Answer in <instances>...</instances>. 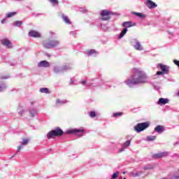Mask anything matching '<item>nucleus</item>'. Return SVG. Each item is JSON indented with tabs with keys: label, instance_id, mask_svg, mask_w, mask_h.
<instances>
[{
	"label": "nucleus",
	"instance_id": "obj_1",
	"mask_svg": "<svg viewBox=\"0 0 179 179\" xmlns=\"http://www.w3.org/2000/svg\"><path fill=\"white\" fill-rule=\"evenodd\" d=\"M148 77L143 71L138 69L134 70V74L131 78L127 79L124 83L127 86H132V85H139L140 83H146Z\"/></svg>",
	"mask_w": 179,
	"mask_h": 179
},
{
	"label": "nucleus",
	"instance_id": "obj_2",
	"mask_svg": "<svg viewBox=\"0 0 179 179\" xmlns=\"http://www.w3.org/2000/svg\"><path fill=\"white\" fill-rule=\"evenodd\" d=\"M62 135H64V131L59 127H56L47 134V138L48 139H52V138L62 136Z\"/></svg>",
	"mask_w": 179,
	"mask_h": 179
},
{
	"label": "nucleus",
	"instance_id": "obj_3",
	"mask_svg": "<svg viewBox=\"0 0 179 179\" xmlns=\"http://www.w3.org/2000/svg\"><path fill=\"white\" fill-rule=\"evenodd\" d=\"M59 44V41L57 39L49 38L43 41V47L45 48H51L52 47H57Z\"/></svg>",
	"mask_w": 179,
	"mask_h": 179
},
{
	"label": "nucleus",
	"instance_id": "obj_4",
	"mask_svg": "<svg viewBox=\"0 0 179 179\" xmlns=\"http://www.w3.org/2000/svg\"><path fill=\"white\" fill-rule=\"evenodd\" d=\"M150 125V122H142V123H138L137 125L134 127V131L136 132H142V131H145V129L149 128Z\"/></svg>",
	"mask_w": 179,
	"mask_h": 179
},
{
	"label": "nucleus",
	"instance_id": "obj_5",
	"mask_svg": "<svg viewBox=\"0 0 179 179\" xmlns=\"http://www.w3.org/2000/svg\"><path fill=\"white\" fill-rule=\"evenodd\" d=\"M112 14L111 11H109L108 10H102L100 13L101 16H102L101 20H110V19H111L110 15Z\"/></svg>",
	"mask_w": 179,
	"mask_h": 179
},
{
	"label": "nucleus",
	"instance_id": "obj_6",
	"mask_svg": "<svg viewBox=\"0 0 179 179\" xmlns=\"http://www.w3.org/2000/svg\"><path fill=\"white\" fill-rule=\"evenodd\" d=\"M0 42L2 45H4L7 48H12L13 47L12 43L10 42V41L8 40V38L2 39L0 41Z\"/></svg>",
	"mask_w": 179,
	"mask_h": 179
},
{
	"label": "nucleus",
	"instance_id": "obj_7",
	"mask_svg": "<svg viewBox=\"0 0 179 179\" xmlns=\"http://www.w3.org/2000/svg\"><path fill=\"white\" fill-rule=\"evenodd\" d=\"M159 67L161 71L165 73V75H169V72H170V67H169V66L159 64Z\"/></svg>",
	"mask_w": 179,
	"mask_h": 179
},
{
	"label": "nucleus",
	"instance_id": "obj_8",
	"mask_svg": "<svg viewBox=\"0 0 179 179\" xmlns=\"http://www.w3.org/2000/svg\"><path fill=\"white\" fill-rule=\"evenodd\" d=\"M29 36L30 37H34V38H40L41 37V34L40 32L34 30H31L29 32Z\"/></svg>",
	"mask_w": 179,
	"mask_h": 179
},
{
	"label": "nucleus",
	"instance_id": "obj_9",
	"mask_svg": "<svg viewBox=\"0 0 179 179\" xmlns=\"http://www.w3.org/2000/svg\"><path fill=\"white\" fill-rule=\"evenodd\" d=\"M146 5L149 9H153V8H157V4L152 1V0H146Z\"/></svg>",
	"mask_w": 179,
	"mask_h": 179
},
{
	"label": "nucleus",
	"instance_id": "obj_10",
	"mask_svg": "<svg viewBox=\"0 0 179 179\" xmlns=\"http://www.w3.org/2000/svg\"><path fill=\"white\" fill-rule=\"evenodd\" d=\"M38 66L39 68H49L50 66V62H47L46 60L41 61L38 64Z\"/></svg>",
	"mask_w": 179,
	"mask_h": 179
},
{
	"label": "nucleus",
	"instance_id": "obj_11",
	"mask_svg": "<svg viewBox=\"0 0 179 179\" xmlns=\"http://www.w3.org/2000/svg\"><path fill=\"white\" fill-rule=\"evenodd\" d=\"M84 131L85 130L83 129H73L71 130H68L66 131V134H83Z\"/></svg>",
	"mask_w": 179,
	"mask_h": 179
},
{
	"label": "nucleus",
	"instance_id": "obj_12",
	"mask_svg": "<svg viewBox=\"0 0 179 179\" xmlns=\"http://www.w3.org/2000/svg\"><path fill=\"white\" fill-rule=\"evenodd\" d=\"M169 152H160L158 154H155L153 155L154 159H162V157H166V156H168Z\"/></svg>",
	"mask_w": 179,
	"mask_h": 179
},
{
	"label": "nucleus",
	"instance_id": "obj_13",
	"mask_svg": "<svg viewBox=\"0 0 179 179\" xmlns=\"http://www.w3.org/2000/svg\"><path fill=\"white\" fill-rule=\"evenodd\" d=\"M135 22H123V27H124L125 29H128L129 27H134V26H135Z\"/></svg>",
	"mask_w": 179,
	"mask_h": 179
},
{
	"label": "nucleus",
	"instance_id": "obj_14",
	"mask_svg": "<svg viewBox=\"0 0 179 179\" xmlns=\"http://www.w3.org/2000/svg\"><path fill=\"white\" fill-rule=\"evenodd\" d=\"M169 103V99L164 98H159L157 102V104L159 106H164V104H167Z\"/></svg>",
	"mask_w": 179,
	"mask_h": 179
},
{
	"label": "nucleus",
	"instance_id": "obj_15",
	"mask_svg": "<svg viewBox=\"0 0 179 179\" xmlns=\"http://www.w3.org/2000/svg\"><path fill=\"white\" fill-rule=\"evenodd\" d=\"M134 45L135 50H137L138 51H142L143 50V47H142V45H141V43L139 41H136Z\"/></svg>",
	"mask_w": 179,
	"mask_h": 179
},
{
	"label": "nucleus",
	"instance_id": "obj_16",
	"mask_svg": "<svg viewBox=\"0 0 179 179\" xmlns=\"http://www.w3.org/2000/svg\"><path fill=\"white\" fill-rule=\"evenodd\" d=\"M155 131L158 134H162L164 131V127L162 125H158L155 128Z\"/></svg>",
	"mask_w": 179,
	"mask_h": 179
},
{
	"label": "nucleus",
	"instance_id": "obj_17",
	"mask_svg": "<svg viewBox=\"0 0 179 179\" xmlns=\"http://www.w3.org/2000/svg\"><path fill=\"white\" fill-rule=\"evenodd\" d=\"M133 15H135V16H138L141 19H145L146 17V15L142 13L133 12Z\"/></svg>",
	"mask_w": 179,
	"mask_h": 179
},
{
	"label": "nucleus",
	"instance_id": "obj_18",
	"mask_svg": "<svg viewBox=\"0 0 179 179\" xmlns=\"http://www.w3.org/2000/svg\"><path fill=\"white\" fill-rule=\"evenodd\" d=\"M62 17L65 23H66L67 24H71V21H69V18H68V16L64 15V14H62Z\"/></svg>",
	"mask_w": 179,
	"mask_h": 179
},
{
	"label": "nucleus",
	"instance_id": "obj_19",
	"mask_svg": "<svg viewBox=\"0 0 179 179\" xmlns=\"http://www.w3.org/2000/svg\"><path fill=\"white\" fill-rule=\"evenodd\" d=\"M156 138L157 137L155 136H148L146 137V141H148V142H150L152 141H155Z\"/></svg>",
	"mask_w": 179,
	"mask_h": 179
},
{
	"label": "nucleus",
	"instance_id": "obj_20",
	"mask_svg": "<svg viewBox=\"0 0 179 179\" xmlns=\"http://www.w3.org/2000/svg\"><path fill=\"white\" fill-rule=\"evenodd\" d=\"M21 143L24 146H26V145L29 144V138H22V141L21 142Z\"/></svg>",
	"mask_w": 179,
	"mask_h": 179
},
{
	"label": "nucleus",
	"instance_id": "obj_21",
	"mask_svg": "<svg viewBox=\"0 0 179 179\" xmlns=\"http://www.w3.org/2000/svg\"><path fill=\"white\" fill-rule=\"evenodd\" d=\"M51 3H52L53 6H58L59 1L58 0H49Z\"/></svg>",
	"mask_w": 179,
	"mask_h": 179
},
{
	"label": "nucleus",
	"instance_id": "obj_22",
	"mask_svg": "<svg viewBox=\"0 0 179 179\" xmlns=\"http://www.w3.org/2000/svg\"><path fill=\"white\" fill-rule=\"evenodd\" d=\"M127 31H128V29L127 28H124L120 33V38H122V36L124 35V34H127Z\"/></svg>",
	"mask_w": 179,
	"mask_h": 179
},
{
	"label": "nucleus",
	"instance_id": "obj_23",
	"mask_svg": "<svg viewBox=\"0 0 179 179\" xmlns=\"http://www.w3.org/2000/svg\"><path fill=\"white\" fill-rule=\"evenodd\" d=\"M40 92H41V93H46V94H48V93H50V90H48V88H41V89H40Z\"/></svg>",
	"mask_w": 179,
	"mask_h": 179
},
{
	"label": "nucleus",
	"instance_id": "obj_24",
	"mask_svg": "<svg viewBox=\"0 0 179 179\" xmlns=\"http://www.w3.org/2000/svg\"><path fill=\"white\" fill-rule=\"evenodd\" d=\"M17 13L16 12H13V13H8L7 15H6V17H13V16H15V15H16Z\"/></svg>",
	"mask_w": 179,
	"mask_h": 179
},
{
	"label": "nucleus",
	"instance_id": "obj_25",
	"mask_svg": "<svg viewBox=\"0 0 179 179\" xmlns=\"http://www.w3.org/2000/svg\"><path fill=\"white\" fill-rule=\"evenodd\" d=\"M93 54H96V50L94 49H91L90 50L87 51V55H93Z\"/></svg>",
	"mask_w": 179,
	"mask_h": 179
},
{
	"label": "nucleus",
	"instance_id": "obj_26",
	"mask_svg": "<svg viewBox=\"0 0 179 179\" xmlns=\"http://www.w3.org/2000/svg\"><path fill=\"white\" fill-rule=\"evenodd\" d=\"M118 176H120V172H116L112 175L111 179H117Z\"/></svg>",
	"mask_w": 179,
	"mask_h": 179
},
{
	"label": "nucleus",
	"instance_id": "obj_27",
	"mask_svg": "<svg viewBox=\"0 0 179 179\" xmlns=\"http://www.w3.org/2000/svg\"><path fill=\"white\" fill-rule=\"evenodd\" d=\"M131 145V141L128 140L124 143V148H127Z\"/></svg>",
	"mask_w": 179,
	"mask_h": 179
},
{
	"label": "nucleus",
	"instance_id": "obj_28",
	"mask_svg": "<svg viewBox=\"0 0 179 179\" xmlns=\"http://www.w3.org/2000/svg\"><path fill=\"white\" fill-rule=\"evenodd\" d=\"M90 116L91 117V118H94V117H96V112L90 111Z\"/></svg>",
	"mask_w": 179,
	"mask_h": 179
},
{
	"label": "nucleus",
	"instance_id": "obj_29",
	"mask_svg": "<svg viewBox=\"0 0 179 179\" xmlns=\"http://www.w3.org/2000/svg\"><path fill=\"white\" fill-rule=\"evenodd\" d=\"M124 114L122 112L115 113L113 114V117H121Z\"/></svg>",
	"mask_w": 179,
	"mask_h": 179
},
{
	"label": "nucleus",
	"instance_id": "obj_30",
	"mask_svg": "<svg viewBox=\"0 0 179 179\" xmlns=\"http://www.w3.org/2000/svg\"><path fill=\"white\" fill-rule=\"evenodd\" d=\"M4 89H6V85H5V84L0 85V92H3Z\"/></svg>",
	"mask_w": 179,
	"mask_h": 179
},
{
	"label": "nucleus",
	"instance_id": "obj_31",
	"mask_svg": "<svg viewBox=\"0 0 179 179\" xmlns=\"http://www.w3.org/2000/svg\"><path fill=\"white\" fill-rule=\"evenodd\" d=\"M15 26H17V27L22 26V21H16L15 22Z\"/></svg>",
	"mask_w": 179,
	"mask_h": 179
},
{
	"label": "nucleus",
	"instance_id": "obj_32",
	"mask_svg": "<svg viewBox=\"0 0 179 179\" xmlns=\"http://www.w3.org/2000/svg\"><path fill=\"white\" fill-rule=\"evenodd\" d=\"M62 103H64L62 101H61V99H57L56 100V104H62Z\"/></svg>",
	"mask_w": 179,
	"mask_h": 179
},
{
	"label": "nucleus",
	"instance_id": "obj_33",
	"mask_svg": "<svg viewBox=\"0 0 179 179\" xmlns=\"http://www.w3.org/2000/svg\"><path fill=\"white\" fill-rule=\"evenodd\" d=\"M157 75L158 76H162V75H166L162 71H157Z\"/></svg>",
	"mask_w": 179,
	"mask_h": 179
},
{
	"label": "nucleus",
	"instance_id": "obj_34",
	"mask_svg": "<svg viewBox=\"0 0 179 179\" xmlns=\"http://www.w3.org/2000/svg\"><path fill=\"white\" fill-rule=\"evenodd\" d=\"M142 174V171L137 172L134 174V177H139Z\"/></svg>",
	"mask_w": 179,
	"mask_h": 179
},
{
	"label": "nucleus",
	"instance_id": "obj_35",
	"mask_svg": "<svg viewBox=\"0 0 179 179\" xmlns=\"http://www.w3.org/2000/svg\"><path fill=\"white\" fill-rule=\"evenodd\" d=\"M22 148H23L22 145L18 146V147H17V151H18V152H20V150H22Z\"/></svg>",
	"mask_w": 179,
	"mask_h": 179
},
{
	"label": "nucleus",
	"instance_id": "obj_36",
	"mask_svg": "<svg viewBox=\"0 0 179 179\" xmlns=\"http://www.w3.org/2000/svg\"><path fill=\"white\" fill-rule=\"evenodd\" d=\"M5 22H6V19H3L1 20V23H2V24H3V23H5Z\"/></svg>",
	"mask_w": 179,
	"mask_h": 179
},
{
	"label": "nucleus",
	"instance_id": "obj_37",
	"mask_svg": "<svg viewBox=\"0 0 179 179\" xmlns=\"http://www.w3.org/2000/svg\"><path fill=\"white\" fill-rule=\"evenodd\" d=\"M171 179H179V176H175Z\"/></svg>",
	"mask_w": 179,
	"mask_h": 179
},
{
	"label": "nucleus",
	"instance_id": "obj_38",
	"mask_svg": "<svg viewBox=\"0 0 179 179\" xmlns=\"http://www.w3.org/2000/svg\"><path fill=\"white\" fill-rule=\"evenodd\" d=\"M87 83V82L86 80H83V81L81 82L82 85H86Z\"/></svg>",
	"mask_w": 179,
	"mask_h": 179
},
{
	"label": "nucleus",
	"instance_id": "obj_39",
	"mask_svg": "<svg viewBox=\"0 0 179 179\" xmlns=\"http://www.w3.org/2000/svg\"><path fill=\"white\" fill-rule=\"evenodd\" d=\"M69 85H73V80L72 79H70Z\"/></svg>",
	"mask_w": 179,
	"mask_h": 179
},
{
	"label": "nucleus",
	"instance_id": "obj_40",
	"mask_svg": "<svg viewBox=\"0 0 179 179\" xmlns=\"http://www.w3.org/2000/svg\"><path fill=\"white\" fill-rule=\"evenodd\" d=\"M55 72L57 73V72H59V70H58V69L55 68Z\"/></svg>",
	"mask_w": 179,
	"mask_h": 179
},
{
	"label": "nucleus",
	"instance_id": "obj_41",
	"mask_svg": "<svg viewBox=\"0 0 179 179\" xmlns=\"http://www.w3.org/2000/svg\"><path fill=\"white\" fill-rule=\"evenodd\" d=\"M150 169H152V168H149V167H144V170H149Z\"/></svg>",
	"mask_w": 179,
	"mask_h": 179
},
{
	"label": "nucleus",
	"instance_id": "obj_42",
	"mask_svg": "<svg viewBox=\"0 0 179 179\" xmlns=\"http://www.w3.org/2000/svg\"><path fill=\"white\" fill-rule=\"evenodd\" d=\"M120 152H124V148H121L120 150Z\"/></svg>",
	"mask_w": 179,
	"mask_h": 179
},
{
	"label": "nucleus",
	"instance_id": "obj_43",
	"mask_svg": "<svg viewBox=\"0 0 179 179\" xmlns=\"http://www.w3.org/2000/svg\"><path fill=\"white\" fill-rule=\"evenodd\" d=\"M176 96H178L179 97V91L176 94Z\"/></svg>",
	"mask_w": 179,
	"mask_h": 179
},
{
	"label": "nucleus",
	"instance_id": "obj_44",
	"mask_svg": "<svg viewBox=\"0 0 179 179\" xmlns=\"http://www.w3.org/2000/svg\"><path fill=\"white\" fill-rule=\"evenodd\" d=\"M80 135V136H82V134H79Z\"/></svg>",
	"mask_w": 179,
	"mask_h": 179
},
{
	"label": "nucleus",
	"instance_id": "obj_45",
	"mask_svg": "<svg viewBox=\"0 0 179 179\" xmlns=\"http://www.w3.org/2000/svg\"><path fill=\"white\" fill-rule=\"evenodd\" d=\"M13 158V157H11L10 159Z\"/></svg>",
	"mask_w": 179,
	"mask_h": 179
},
{
	"label": "nucleus",
	"instance_id": "obj_46",
	"mask_svg": "<svg viewBox=\"0 0 179 179\" xmlns=\"http://www.w3.org/2000/svg\"><path fill=\"white\" fill-rule=\"evenodd\" d=\"M123 174H125V172H123Z\"/></svg>",
	"mask_w": 179,
	"mask_h": 179
},
{
	"label": "nucleus",
	"instance_id": "obj_47",
	"mask_svg": "<svg viewBox=\"0 0 179 179\" xmlns=\"http://www.w3.org/2000/svg\"><path fill=\"white\" fill-rule=\"evenodd\" d=\"M15 1H20V0H15Z\"/></svg>",
	"mask_w": 179,
	"mask_h": 179
},
{
	"label": "nucleus",
	"instance_id": "obj_48",
	"mask_svg": "<svg viewBox=\"0 0 179 179\" xmlns=\"http://www.w3.org/2000/svg\"><path fill=\"white\" fill-rule=\"evenodd\" d=\"M124 179H127V178H124Z\"/></svg>",
	"mask_w": 179,
	"mask_h": 179
}]
</instances>
